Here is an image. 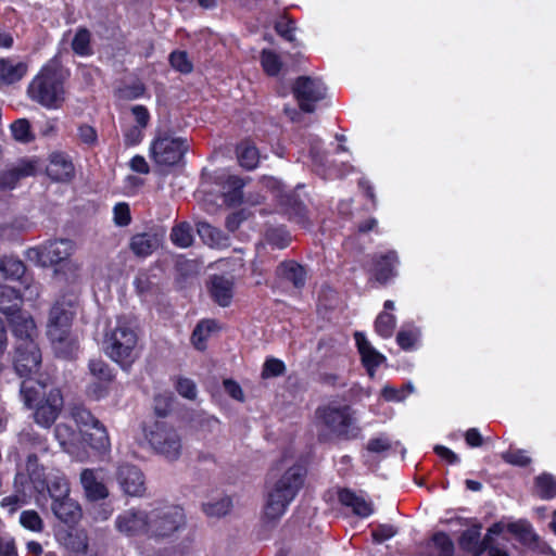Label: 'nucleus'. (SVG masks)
I'll return each instance as SVG.
<instances>
[{
  "mask_svg": "<svg viewBox=\"0 0 556 556\" xmlns=\"http://www.w3.org/2000/svg\"><path fill=\"white\" fill-rule=\"evenodd\" d=\"M316 416L329 433L345 440L355 439L359 434L355 418L350 406L328 405L316 410Z\"/></svg>",
  "mask_w": 556,
  "mask_h": 556,
  "instance_id": "nucleus-8",
  "label": "nucleus"
},
{
  "mask_svg": "<svg viewBox=\"0 0 556 556\" xmlns=\"http://www.w3.org/2000/svg\"><path fill=\"white\" fill-rule=\"evenodd\" d=\"M502 458L511 465L526 466L529 464L530 458L523 451H509L502 454Z\"/></svg>",
  "mask_w": 556,
  "mask_h": 556,
  "instance_id": "nucleus-63",
  "label": "nucleus"
},
{
  "mask_svg": "<svg viewBox=\"0 0 556 556\" xmlns=\"http://www.w3.org/2000/svg\"><path fill=\"white\" fill-rule=\"evenodd\" d=\"M538 492L544 500L552 498L556 490V481L553 476L543 473L535 481Z\"/></svg>",
  "mask_w": 556,
  "mask_h": 556,
  "instance_id": "nucleus-52",
  "label": "nucleus"
},
{
  "mask_svg": "<svg viewBox=\"0 0 556 556\" xmlns=\"http://www.w3.org/2000/svg\"><path fill=\"white\" fill-rule=\"evenodd\" d=\"M84 444L99 452L106 451L110 447L109 434L101 422L91 428L81 429L80 445Z\"/></svg>",
  "mask_w": 556,
  "mask_h": 556,
  "instance_id": "nucleus-28",
  "label": "nucleus"
},
{
  "mask_svg": "<svg viewBox=\"0 0 556 556\" xmlns=\"http://www.w3.org/2000/svg\"><path fill=\"white\" fill-rule=\"evenodd\" d=\"M51 509L55 517L65 523L76 522L81 515L79 504L72 500L70 495L62 500L53 501Z\"/></svg>",
  "mask_w": 556,
  "mask_h": 556,
  "instance_id": "nucleus-30",
  "label": "nucleus"
},
{
  "mask_svg": "<svg viewBox=\"0 0 556 556\" xmlns=\"http://www.w3.org/2000/svg\"><path fill=\"white\" fill-rule=\"evenodd\" d=\"M291 92L300 111L288 106L283 111L291 122L300 123L303 119V113H314L317 103L326 98L327 87L320 78L303 75L294 79Z\"/></svg>",
  "mask_w": 556,
  "mask_h": 556,
  "instance_id": "nucleus-5",
  "label": "nucleus"
},
{
  "mask_svg": "<svg viewBox=\"0 0 556 556\" xmlns=\"http://www.w3.org/2000/svg\"><path fill=\"white\" fill-rule=\"evenodd\" d=\"M12 136L16 141L28 143L35 139V135L31 131L30 123L26 118L15 121L11 125Z\"/></svg>",
  "mask_w": 556,
  "mask_h": 556,
  "instance_id": "nucleus-48",
  "label": "nucleus"
},
{
  "mask_svg": "<svg viewBox=\"0 0 556 556\" xmlns=\"http://www.w3.org/2000/svg\"><path fill=\"white\" fill-rule=\"evenodd\" d=\"M137 326L136 320L122 316L116 325L105 336L104 350L106 355L122 367H129L137 357Z\"/></svg>",
  "mask_w": 556,
  "mask_h": 556,
  "instance_id": "nucleus-2",
  "label": "nucleus"
},
{
  "mask_svg": "<svg viewBox=\"0 0 556 556\" xmlns=\"http://www.w3.org/2000/svg\"><path fill=\"white\" fill-rule=\"evenodd\" d=\"M153 451L169 462L179 459L182 454V438L179 431L165 421H155L147 432Z\"/></svg>",
  "mask_w": 556,
  "mask_h": 556,
  "instance_id": "nucleus-9",
  "label": "nucleus"
},
{
  "mask_svg": "<svg viewBox=\"0 0 556 556\" xmlns=\"http://www.w3.org/2000/svg\"><path fill=\"white\" fill-rule=\"evenodd\" d=\"M265 504L261 513V527L273 531L278 525V479L276 471H270L266 478Z\"/></svg>",
  "mask_w": 556,
  "mask_h": 556,
  "instance_id": "nucleus-14",
  "label": "nucleus"
},
{
  "mask_svg": "<svg viewBox=\"0 0 556 556\" xmlns=\"http://www.w3.org/2000/svg\"><path fill=\"white\" fill-rule=\"evenodd\" d=\"M54 437L67 452H72L75 447L80 446V431L73 429L65 422H60L55 426Z\"/></svg>",
  "mask_w": 556,
  "mask_h": 556,
  "instance_id": "nucleus-33",
  "label": "nucleus"
},
{
  "mask_svg": "<svg viewBox=\"0 0 556 556\" xmlns=\"http://www.w3.org/2000/svg\"><path fill=\"white\" fill-rule=\"evenodd\" d=\"M27 73V65L23 62L0 59V83L5 85L21 80Z\"/></svg>",
  "mask_w": 556,
  "mask_h": 556,
  "instance_id": "nucleus-32",
  "label": "nucleus"
},
{
  "mask_svg": "<svg viewBox=\"0 0 556 556\" xmlns=\"http://www.w3.org/2000/svg\"><path fill=\"white\" fill-rule=\"evenodd\" d=\"M306 468L294 464L280 475V507L288 506L299 494L306 479Z\"/></svg>",
  "mask_w": 556,
  "mask_h": 556,
  "instance_id": "nucleus-13",
  "label": "nucleus"
},
{
  "mask_svg": "<svg viewBox=\"0 0 556 556\" xmlns=\"http://www.w3.org/2000/svg\"><path fill=\"white\" fill-rule=\"evenodd\" d=\"M308 146H309V156L313 161V164L316 167V170L326 173L325 165H326V153L323 150V142L321 139L317 136H309L308 137Z\"/></svg>",
  "mask_w": 556,
  "mask_h": 556,
  "instance_id": "nucleus-46",
  "label": "nucleus"
},
{
  "mask_svg": "<svg viewBox=\"0 0 556 556\" xmlns=\"http://www.w3.org/2000/svg\"><path fill=\"white\" fill-rule=\"evenodd\" d=\"M80 483L85 494L90 501H100L109 496V490L103 483V479L99 477L97 469H84L80 472Z\"/></svg>",
  "mask_w": 556,
  "mask_h": 556,
  "instance_id": "nucleus-22",
  "label": "nucleus"
},
{
  "mask_svg": "<svg viewBox=\"0 0 556 556\" xmlns=\"http://www.w3.org/2000/svg\"><path fill=\"white\" fill-rule=\"evenodd\" d=\"M26 470L28 472L30 481L34 484V488L38 492H43L46 489V477L43 473V469L38 464V458L36 454H29L27 456Z\"/></svg>",
  "mask_w": 556,
  "mask_h": 556,
  "instance_id": "nucleus-42",
  "label": "nucleus"
},
{
  "mask_svg": "<svg viewBox=\"0 0 556 556\" xmlns=\"http://www.w3.org/2000/svg\"><path fill=\"white\" fill-rule=\"evenodd\" d=\"M339 502L351 509V511L359 517L367 518L375 511L372 501L363 492H354L350 489H342L338 493Z\"/></svg>",
  "mask_w": 556,
  "mask_h": 556,
  "instance_id": "nucleus-17",
  "label": "nucleus"
},
{
  "mask_svg": "<svg viewBox=\"0 0 556 556\" xmlns=\"http://www.w3.org/2000/svg\"><path fill=\"white\" fill-rule=\"evenodd\" d=\"M357 351L361 355V361L370 378L375 377L377 368L387 361V357L381 354L369 342L365 333L356 331L354 333Z\"/></svg>",
  "mask_w": 556,
  "mask_h": 556,
  "instance_id": "nucleus-16",
  "label": "nucleus"
},
{
  "mask_svg": "<svg viewBox=\"0 0 556 556\" xmlns=\"http://www.w3.org/2000/svg\"><path fill=\"white\" fill-rule=\"evenodd\" d=\"M212 299L220 306L226 307L233 298V282L224 276H213L210 281Z\"/></svg>",
  "mask_w": 556,
  "mask_h": 556,
  "instance_id": "nucleus-27",
  "label": "nucleus"
},
{
  "mask_svg": "<svg viewBox=\"0 0 556 556\" xmlns=\"http://www.w3.org/2000/svg\"><path fill=\"white\" fill-rule=\"evenodd\" d=\"M192 427L205 437L218 428V420L213 416L201 414L192 419Z\"/></svg>",
  "mask_w": 556,
  "mask_h": 556,
  "instance_id": "nucleus-51",
  "label": "nucleus"
},
{
  "mask_svg": "<svg viewBox=\"0 0 556 556\" xmlns=\"http://www.w3.org/2000/svg\"><path fill=\"white\" fill-rule=\"evenodd\" d=\"M188 148L186 139L160 134L151 143L150 154L157 165L173 166L181 161Z\"/></svg>",
  "mask_w": 556,
  "mask_h": 556,
  "instance_id": "nucleus-10",
  "label": "nucleus"
},
{
  "mask_svg": "<svg viewBox=\"0 0 556 556\" xmlns=\"http://www.w3.org/2000/svg\"><path fill=\"white\" fill-rule=\"evenodd\" d=\"M13 334L16 339L15 345H22V343H37L36 338L38 336L36 325L33 318L21 312L10 317Z\"/></svg>",
  "mask_w": 556,
  "mask_h": 556,
  "instance_id": "nucleus-20",
  "label": "nucleus"
},
{
  "mask_svg": "<svg viewBox=\"0 0 556 556\" xmlns=\"http://www.w3.org/2000/svg\"><path fill=\"white\" fill-rule=\"evenodd\" d=\"M169 61L172 66L181 73H189L192 70V65L185 52H173L169 56Z\"/></svg>",
  "mask_w": 556,
  "mask_h": 556,
  "instance_id": "nucleus-58",
  "label": "nucleus"
},
{
  "mask_svg": "<svg viewBox=\"0 0 556 556\" xmlns=\"http://www.w3.org/2000/svg\"><path fill=\"white\" fill-rule=\"evenodd\" d=\"M20 395L25 407L31 410L34 422L43 429H50L64 409L61 389L41 379L23 380Z\"/></svg>",
  "mask_w": 556,
  "mask_h": 556,
  "instance_id": "nucleus-1",
  "label": "nucleus"
},
{
  "mask_svg": "<svg viewBox=\"0 0 556 556\" xmlns=\"http://www.w3.org/2000/svg\"><path fill=\"white\" fill-rule=\"evenodd\" d=\"M25 274V265L22 261L5 257L4 261V279H21Z\"/></svg>",
  "mask_w": 556,
  "mask_h": 556,
  "instance_id": "nucleus-54",
  "label": "nucleus"
},
{
  "mask_svg": "<svg viewBox=\"0 0 556 556\" xmlns=\"http://www.w3.org/2000/svg\"><path fill=\"white\" fill-rule=\"evenodd\" d=\"M48 490L52 501L62 500L70 495V484L64 475L55 473L51 475L49 479H46V489Z\"/></svg>",
  "mask_w": 556,
  "mask_h": 556,
  "instance_id": "nucleus-39",
  "label": "nucleus"
},
{
  "mask_svg": "<svg viewBox=\"0 0 556 556\" xmlns=\"http://www.w3.org/2000/svg\"><path fill=\"white\" fill-rule=\"evenodd\" d=\"M375 278L380 283L388 282L396 275L395 268L399 265V257L395 251H389L384 254L374 256Z\"/></svg>",
  "mask_w": 556,
  "mask_h": 556,
  "instance_id": "nucleus-24",
  "label": "nucleus"
},
{
  "mask_svg": "<svg viewBox=\"0 0 556 556\" xmlns=\"http://www.w3.org/2000/svg\"><path fill=\"white\" fill-rule=\"evenodd\" d=\"M197 231L202 241L210 247H229V238L222 230L213 227L206 222H198Z\"/></svg>",
  "mask_w": 556,
  "mask_h": 556,
  "instance_id": "nucleus-31",
  "label": "nucleus"
},
{
  "mask_svg": "<svg viewBox=\"0 0 556 556\" xmlns=\"http://www.w3.org/2000/svg\"><path fill=\"white\" fill-rule=\"evenodd\" d=\"M72 320V313L56 303L50 311L48 321V336L50 340L60 341L64 334L68 333Z\"/></svg>",
  "mask_w": 556,
  "mask_h": 556,
  "instance_id": "nucleus-21",
  "label": "nucleus"
},
{
  "mask_svg": "<svg viewBox=\"0 0 556 556\" xmlns=\"http://www.w3.org/2000/svg\"><path fill=\"white\" fill-rule=\"evenodd\" d=\"M116 480L123 492L127 495L141 496L144 492L143 473L134 465H119L116 470Z\"/></svg>",
  "mask_w": 556,
  "mask_h": 556,
  "instance_id": "nucleus-15",
  "label": "nucleus"
},
{
  "mask_svg": "<svg viewBox=\"0 0 556 556\" xmlns=\"http://www.w3.org/2000/svg\"><path fill=\"white\" fill-rule=\"evenodd\" d=\"M14 369L16 374L26 379H36L41 365V352L37 343H22L15 345V354L13 358Z\"/></svg>",
  "mask_w": 556,
  "mask_h": 556,
  "instance_id": "nucleus-12",
  "label": "nucleus"
},
{
  "mask_svg": "<svg viewBox=\"0 0 556 556\" xmlns=\"http://www.w3.org/2000/svg\"><path fill=\"white\" fill-rule=\"evenodd\" d=\"M114 220L118 226H127L130 220V210L128 204L118 203L114 207Z\"/></svg>",
  "mask_w": 556,
  "mask_h": 556,
  "instance_id": "nucleus-62",
  "label": "nucleus"
},
{
  "mask_svg": "<svg viewBox=\"0 0 556 556\" xmlns=\"http://www.w3.org/2000/svg\"><path fill=\"white\" fill-rule=\"evenodd\" d=\"M185 526V516L179 506L156 504L148 510V538L161 541L170 539Z\"/></svg>",
  "mask_w": 556,
  "mask_h": 556,
  "instance_id": "nucleus-6",
  "label": "nucleus"
},
{
  "mask_svg": "<svg viewBox=\"0 0 556 556\" xmlns=\"http://www.w3.org/2000/svg\"><path fill=\"white\" fill-rule=\"evenodd\" d=\"M74 244L71 240L61 239L48 241L45 244L27 250L26 256L30 262L40 266L61 265L62 268L74 273L78 269L77 264L70 260Z\"/></svg>",
  "mask_w": 556,
  "mask_h": 556,
  "instance_id": "nucleus-7",
  "label": "nucleus"
},
{
  "mask_svg": "<svg viewBox=\"0 0 556 556\" xmlns=\"http://www.w3.org/2000/svg\"><path fill=\"white\" fill-rule=\"evenodd\" d=\"M244 184L243 179L238 176H228L224 185V188L227 189L224 193V201L228 206H235L242 202Z\"/></svg>",
  "mask_w": 556,
  "mask_h": 556,
  "instance_id": "nucleus-36",
  "label": "nucleus"
},
{
  "mask_svg": "<svg viewBox=\"0 0 556 556\" xmlns=\"http://www.w3.org/2000/svg\"><path fill=\"white\" fill-rule=\"evenodd\" d=\"M416 556H454V543L444 532H437Z\"/></svg>",
  "mask_w": 556,
  "mask_h": 556,
  "instance_id": "nucleus-26",
  "label": "nucleus"
},
{
  "mask_svg": "<svg viewBox=\"0 0 556 556\" xmlns=\"http://www.w3.org/2000/svg\"><path fill=\"white\" fill-rule=\"evenodd\" d=\"M89 370L93 377L104 383H109L113 378L111 369L101 359H91L89 363Z\"/></svg>",
  "mask_w": 556,
  "mask_h": 556,
  "instance_id": "nucleus-55",
  "label": "nucleus"
},
{
  "mask_svg": "<svg viewBox=\"0 0 556 556\" xmlns=\"http://www.w3.org/2000/svg\"><path fill=\"white\" fill-rule=\"evenodd\" d=\"M114 528L126 538H148V510L135 507L123 510L116 516Z\"/></svg>",
  "mask_w": 556,
  "mask_h": 556,
  "instance_id": "nucleus-11",
  "label": "nucleus"
},
{
  "mask_svg": "<svg viewBox=\"0 0 556 556\" xmlns=\"http://www.w3.org/2000/svg\"><path fill=\"white\" fill-rule=\"evenodd\" d=\"M20 305L17 291L9 286H0V312L12 317L21 313Z\"/></svg>",
  "mask_w": 556,
  "mask_h": 556,
  "instance_id": "nucleus-34",
  "label": "nucleus"
},
{
  "mask_svg": "<svg viewBox=\"0 0 556 556\" xmlns=\"http://www.w3.org/2000/svg\"><path fill=\"white\" fill-rule=\"evenodd\" d=\"M261 63L264 72L269 76L278 75V56L274 51L264 49L262 52Z\"/></svg>",
  "mask_w": 556,
  "mask_h": 556,
  "instance_id": "nucleus-56",
  "label": "nucleus"
},
{
  "mask_svg": "<svg viewBox=\"0 0 556 556\" xmlns=\"http://www.w3.org/2000/svg\"><path fill=\"white\" fill-rule=\"evenodd\" d=\"M20 523L27 530L33 532H41L43 530V520L36 510H24L20 515Z\"/></svg>",
  "mask_w": 556,
  "mask_h": 556,
  "instance_id": "nucleus-50",
  "label": "nucleus"
},
{
  "mask_svg": "<svg viewBox=\"0 0 556 556\" xmlns=\"http://www.w3.org/2000/svg\"><path fill=\"white\" fill-rule=\"evenodd\" d=\"M217 330V324L215 320L206 319L200 321L192 332V343L199 351H203L206 348V341L212 332Z\"/></svg>",
  "mask_w": 556,
  "mask_h": 556,
  "instance_id": "nucleus-38",
  "label": "nucleus"
},
{
  "mask_svg": "<svg viewBox=\"0 0 556 556\" xmlns=\"http://www.w3.org/2000/svg\"><path fill=\"white\" fill-rule=\"evenodd\" d=\"M396 325V318L393 314L388 312H382L378 315L375 321L376 332L387 339L392 337L394 328Z\"/></svg>",
  "mask_w": 556,
  "mask_h": 556,
  "instance_id": "nucleus-47",
  "label": "nucleus"
},
{
  "mask_svg": "<svg viewBox=\"0 0 556 556\" xmlns=\"http://www.w3.org/2000/svg\"><path fill=\"white\" fill-rule=\"evenodd\" d=\"M392 447V442L387 435L372 438L367 442L366 450L363 453V459L368 467H375L380 457H384L386 453Z\"/></svg>",
  "mask_w": 556,
  "mask_h": 556,
  "instance_id": "nucleus-29",
  "label": "nucleus"
},
{
  "mask_svg": "<svg viewBox=\"0 0 556 556\" xmlns=\"http://www.w3.org/2000/svg\"><path fill=\"white\" fill-rule=\"evenodd\" d=\"M53 349L58 355L64 358L73 357L78 350V343L75 339L70 336V332L64 334L63 338L58 340H51Z\"/></svg>",
  "mask_w": 556,
  "mask_h": 556,
  "instance_id": "nucleus-49",
  "label": "nucleus"
},
{
  "mask_svg": "<svg viewBox=\"0 0 556 556\" xmlns=\"http://www.w3.org/2000/svg\"><path fill=\"white\" fill-rule=\"evenodd\" d=\"M170 240L178 248H189L193 242L191 225L187 222L175 225L170 231Z\"/></svg>",
  "mask_w": 556,
  "mask_h": 556,
  "instance_id": "nucleus-41",
  "label": "nucleus"
},
{
  "mask_svg": "<svg viewBox=\"0 0 556 556\" xmlns=\"http://www.w3.org/2000/svg\"><path fill=\"white\" fill-rule=\"evenodd\" d=\"M178 393L189 400H194L197 396V387L194 382L188 378H179L176 384Z\"/></svg>",
  "mask_w": 556,
  "mask_h": 556,
  "instance_id": "nucleus-59",
  "label": "nucleus"
},
{
  "mask_svg": "<svg viewBox=\"0 0 556 556\" xmlns=\"http://www.w3.org/2000/svg\"><path fill=\"white\" fill-rule=\"evenodd\" d=\"M237 157L240 166L245 169H253L257 166L260 161V154L257 149L250 142H241L237 147Z\"/></svg>",
  "mask_w": 556,
  "mask_h": 556,
  "instance_id": "nucleus-40",
  "label": "nucleus"
},
{
  "mask_svg": "<svg viewBox=\"0 0 556 556\" xmlns=\"http://www.w3.org/2000/svg\"><path fill=\"white\" fill-rule=\"evenodd\" d=\"M232 507V501L229 496H220L203 504L204 513L210 517H223L227 515Z\"/></svg>",
  "mask_w": 556,
  "mask_h": 556,
  "instance_id": "nucleus-45",
  "label": "nucleus"
},
{
  "mask_svg": "<svg viewBox=\"0 0 556 556\" xmlns=\"http://www.w3.org/2000/svg\"><path fill=\"white\" fill-rule=\"evenodd\" d=\"M396 534L392 525H380L372 531V539L376 543H382Z\"/></svg>",
  "mask_w": 556,
  "mask_h": 556,
  "instance_id": "nucleus-60",
  "label": "nucleus"
},
{
  "mask_svg": "<svg viewBox=\"0 0 556 556\" xmlns=\"http://www.w3.org/2000/svg\"><path fill=\"white\" fill-rule=\"evenodd\" d=\"M248 218V213L245 210H240V211H237V212H233L231 213L230 215L227 216L226 218V228L231 231V232H235L241 225V223L243 220H245Z\"/></svg>",
  "mask_w": 556,
  "mask_h": 556,
  "instance_id": "nucleus-64",
  "label": "nucleus"
},
{
  "mask_svg": "<svg viewBox=\"0 0 556 556\" xmlns=\"http://www.w3.org/2000/svg\"><path fill=\"white\" fill-rule=\"evenodd\" d=\"M70 417L75 421L78 430L91 428L100 422L94 416L81 404H71L68 406Z\"/></svg>",
  "mask_w": 556,
  "mask_h": 556,
  "instance_id": "nucleus-37",
  "label": "nucleus"
},
{
  "mask_svg": "<svg viewBox=\"0 0 556 556\" xmlns=\"http://www.w3.org/2000/svg\"><path fill=\"white\" fill-rule=\"evenodd\" d=\"M36 174V162L31 160H21L0 172V188L13 189L17 182L25 177Z\"/></svg>",
  "mask_w": 556,
  "mask_h": 556,
  "instance_id": "nucleus-18",
  "label": "nucleus"
},
{
  "mask_svg": "<svg viewBox=\"0 0 556 556\" xmlns=\"http://www.w3.org/2000/svg\"><path fill=\"white\" fill-rule=\"evenodd\" d=\"M27 94L30 100L47 109H59L65 101V89L62 74L55 62L45 65L33 78Z\"/></svg>",
  "mask_w": 556,
  "mask_h": 556,
  "instance_id": "nucleus-4",
  "label": "nucleus"
},
{
  "mask_svg": "<svg viewBox=\"0 0 556 556\" xmlns=\"http://www.w3.org/2000/svg\"><path fill=\"white\" fill-rule=\"evenodd\" d=\"M47 174L53 180L65 181L74 175V165L67 155L54 152L50 155Z\"/></svg>",
  "mask_w": 556,
  "mask_h": 556,
  "instance_id": "nucleus-25",
  "label": "nucleus"
},
{
  "mask_svg": "<svg viewBox=\"0 0 556 556\" xmlns=\"http://www.w3.org/2000/svg\"><path fill=\"white\" fill-rule=\"evenodd\" d=\"M162 240L163 233L141 232L131 237L129 248L136 256L147 257L160 248Z\"/></svg>",
  "mask_w": 556,
  "mask_h": 556,
  "instance_id": "nucleus-23",
  "label": "nucleus"
},
{
  "mask_svg": "<svg viewBox=\"0 0 556 556\" xmlns=\"http://www.w3.org/2000/svg\"><path fill=\"white\" fill-rule=\"evenodd\" d=\"M22 283L24 285L23 290L17 291L20 295V302L23 299L26 301H35L38 299L40 293V287L38 283L28 281L27 278H24Z\"/></svg>",
  "mask_w": 556,
  "mask_h": 556,
  "instance_id": "nucleus-57",
  "label": "nucleus"
},
{
  "mask_svg": "<svg viewBox=\"0 0 556 556\" xmlns=\"http://www.w3.org/2000/svg\"><path fill=\"white\" fill-rule=\"evenodd\" d=\"M419 331L416 328L401 329L396 336V342L403 350H413L419 339Z\"/></svg>",
  "mask_w": 556,
  "mask_h": 556,
  "instance_id": "nucleus-53",
  "label": "nucleus"
},
{
  "mask_svg": "<svg viewBox=\"0 0 556 556\" xmlns=\"http://www.w3.org/2000/svg\"><path fill=\"white\" fill-rule=\"evenodd\" d=\"M280 214L288 215L289 219L296 223L303 228L312 226L311 219L307 216L306 210L296 195L289 193L282 194L280 188Z\"/></svg>",
  "mask_w": 556,
  "mask_h": 556,
  "instance_id": "nucleus-19",
  "label": "nucleus"
},
{
  "mask_svg": "<svg viewBox=\"0 0 556 556\" xmlns=\"http://www.w3.org/2000/svg\"><path fill=\"white\" fill-rule=\"evenodd\" d=\"M514 531L517 532L520 542L532 551L544 552L545 546L540 543L539 536L534 533L532 528L527 525L514 526Z\"/></svg>",
  "mask_w": 556,
  "mask_h": 556,
  "instance_id": "nucleus-44",
  "label": "nucleus"
},
{
  "mask_svg": "<svg viewBox=\"0 0 556 556\" xmlns=\"http://www.w3.org/2000/svg\"><path fill=\"white\" fill-rule=\"evenodd\" d=\"M280 276L285 281H291L295 289L302 288L306 278L304 268L293 261L280 264Z\"/></svg>",
  "mask_w": 556,
  "mask_h": 556,
  "instance_id": "nucleus-35",
  "label": "nucleus"
},
{
  "mask_svg": "<svg viewBox=\"0 0 556 556\" xmlns=\"http://www.w3.org/2000/svg\"><path fill=\"white\" fill-rule=\"evenodd\" d=\"M458 545L469 556H481L485 552L488 556H510L509 541L503 534V528L500 525H493L483 539H481V527L472 526L460 534Z\"/></svg>",
  "mask_w": 556,
  "mask_h": 556,
  "instance_id": "nucleus-3",
  "label": "nucleus"
},
{
  "mask_svg": "<svg viewBox=\"0 0 556 556\" xmlns=\"http://www.w3.org/2000/svg\"><path fill=\"white\" fill-rule=\"evenodd\" d=\"M381 395L388 402H402L407 397L404 389H397L389 384L382 388Z\"/></svg>",
  "mask_w": 556,
  "mask_h": 556,
  "instance_id": "nucleus-61",
  "label": "nucleus"
},
{
  "mask_svg": "<svg viewBox=\"0 0 556 556\" xmlns=\"http://www.w3.org/2000/svg\"><path fill=\"white\" fill-rule=\"evenodd\" d=\"M305 62V58L300 51L280 53V77L302 70Z\"/></svg>",
  "mask_w": 556,
  "mask_h": 556,
  "instance_id": "nucleus-43",
  "label": "nucleus"
}]
</instances>
